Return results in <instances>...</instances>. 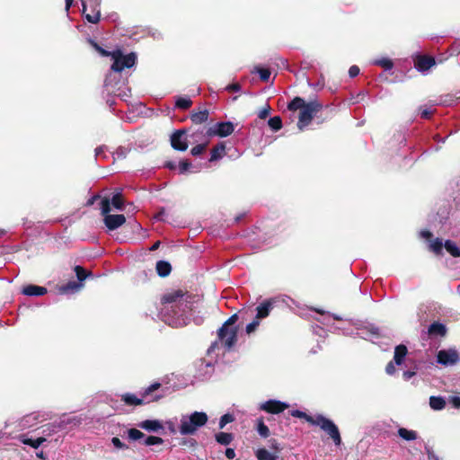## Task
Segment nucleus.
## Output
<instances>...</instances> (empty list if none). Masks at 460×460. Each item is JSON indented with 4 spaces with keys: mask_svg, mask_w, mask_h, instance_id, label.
I'll return each instance as SVG.
<instances>
[{
    "mask_svg": "<svg viewBox=\"0 0 460 460\" xmlns=\"http://www.w3.org/2000/svg\"><path fill=\"white\" fill-rule=\"evenodd\" d=\"M288 110L293 113L298 111V115H315L322 112L323 103L317 98L305 100L296 96L288 102Z\"/></svg>",
    "mask_w": 460,
    "mask_h": 460,
    "instance_id": "1",
    "label": "nucleus"
},
{
    "mask_svg": "<svg viewBox=\"0 0 460 460\" xmlns=\"http://www.w3.org/2000/svg\"><path fill=\"white\" fill-rule=\"evenodd\" d=\"M208 420V417L203 411L183 415L181 418L179 431L181 435H193L199 428L205 426Z\"/></svg>",
    "mask_w": 460,
    "mask_h": 460,
    "instance_id": "2",
    "label": "nucleus"
},
{
    "mask_svg": "<svg viewBox=\"0 0 460 460\" xmlns=\"http://www.w3.org/2000/svg\"><path fill=\"white\" fill-rule=\"evenodd\" d=\"M242 103L250 115H270L271 111L269 102L261 96L245 94Z\"/></svg>",
    "mask_w": 460,
    "mask_h": 460,
    "instance_id": "3",
    "label": "nucleus"
},
{
    "mask_svg": "<svg viewBox=\"0 0 460 460\" xmlns=\"http://www.w3.org/2000/svg\"><path fill=\"white\" fill-rule=\"evenodd\" d=\"M101 211L104 216V224L109 230H115L126 222V217L123 215L110 214L111 208L109 198H104L102 199Z\"/></svg>",
    "mask_w": 460,
    "mask_h": 460,
    "instance_id": "4",
    "label": "nucleus"
},
{
    "mask_svg": "<svg viewBox=\"0 0 460 460\" xmlns=\"http://www.w3.org/2000/svg\"><path fill=\"white\" fill-rule=\"evenodd\" d=\"M111 58L113 59L111 70L117 73L121 72L125 68H131L137 60L135 53L131 52L124 55L120 49L112 51Z\"/></svg>",
    "mask_w": 460,
    "mask_h": 460,
    "instance_id": "5",
    "label": "nucleus"
},
{
    "mask_svg": "<svg viewBox=\"0 0 460 460\" xmlns=\"http://www.w3.org/2000/svg\"><path fill=\"white\" fill-rule=\"evenodd\" d=\"M315 426H319L323 430H324L333 440L335 445L339 446L341 443V435L337 426L329 419L322 415L315 416Z\"/></svg>",
    "mask_w": 460,
    "mask_h": 460,
    "instance_id": "6",
    "label": "nucleus"
},
{
    "mask_svg": "<svg viewBox=\"0 0 460 460\" xmlns=\"http://www.w3.org/2000/svg\"><path fill=\"white\" fill-rule=\"evenodd\" d=\"M185 296L186 294L181 290H175L165 294L162 298V303L164 305V310L170 305H172V307L182 305L183 302H186Z\"/></svg>",
    "mask_w": 460,
    "mask_h": 460,
    "instance_id": "7",
    "label": "nucleus"
},
{
    "mask_svg": "<svg viewBox=\"0 0 460 460\" xmlns=\"http://www.w3.org/2000/svg\"><path fill=\"white\" fill-rule=\"evenodd\" d=\"M49 419L47 414H41L39 412H33L28 414L21 419L19 425L22 429H26L34 427L37 423L44 421Z\"/></svg>",
    "mask_w": 460,
    "mask_h": 460,
    "instance_id": "8",
    "label": "nucleus"
},
{
    "mask_svg": "<svg viewBox=\"0 0 460 460\" xmlns=\"http://www.w3.org/2000/svg\"><path fill=\"white\" fill-rule=\"evenodd\" d=\"M218 338L225 343V346L231 349L236 342L237 331L235 328L222 326L218 331Z\"/></svg>",
    "mask_w": 460,
    "mask_h": 460,
    "instance_id": "9",
    "label": "nucleus"
},
{
    "mask_svg": "<svg viewBox=\"0 0 460 460\" xmlns=\"http://www.w3.org/2000/svg\"><path fill=\"white\" fill-rule=\"evenodd\" d=\"M459 359V354L456 349H443L438 353V362L444 366L455 365Z\"/></svg>",
    "mask_w": 460,
    "mask_h": 460,
    "instance_id": "10",
    "label": "nucleus"
},
{
    "mask_svg": "<svg viewBox=\"0 0 460 460\" xmlns=\"http://www.w3.org/2000/svg\"><path fill=\"white\" fill-rule=\"evenodd\" d=\"M234 127L232 122H220L209 128V129L208 130V135L226 137L230 135L234 131Z\"/></svg>",
    "mask_w": 460,
    "mask_h": 460,
    "instance_id": "11",
    "label": "nucleus"
},
{
    "mask_svg": "<svg viewBox=\"0 0 460 460\" xmlns=\"http://www.w3.org/2000/svg\"><path fill=\"white\" fill-rule=\"evenodd\" d=\"M288 408V404L276 400H269L261 404L260 409L270 413L277 414Z\"/></svg>",
    "mask_w": 460,
    "mask_h": 460,
    "instance_id": "12",
    "label": "nucleus"
},
{
    "mask_svg": "<svg viewBox=\"0 0 460 460\" xmlns=\"http://www.w3.org/2000/svg\"><path fill=\"white\" fill-rule=\"evenodd\" d=\"M435 58L428 55H419L414 60V66L418 71L424 72L435 66Z\"/></svg>",
    "mask_w": 460,
    "mask_h": 460,
    "instance_id": "13",
    "label": "nucleus"
},
{
    "mask_svg": "<svg viewBox=\"0 0 460 460\" xmlns=\"http://www.w3.org/2000/svg\"><path fill=\"white\" fill-rule=\"evenodd\" d=\"M172 146L174 149L185 151L188 147L184 131H177L171 137Z\"/></svg>",
    "mask_w": 460,
    "mask_h": 460,
    "instance_id": "14",
    "label": "nucleus"
},
{
    "mask_svg": "<svg viewBox=\"0 0 460 460\" xmlns=\"http://www.w3.org/2000/svg\"><path fill=\"white\" fill-rule=\"evenodd\" d=\"M47 293V288L36 285H28L23 288L22 294L29 296H43Z\"/></svg>",
    "mask_w": 460,
    "mask_h": 460,
    "instance_id": "15",
    "label": "nucleus"
},
{
    "mask_svg": "<svg viewBox=\"0 0 460 460\" xmlns=\"http://www.w3.org/2000/svg\"><path fill=\"white\" fill-rule=\"evenodd\" d=\"M272 306H273V302L270 300H267V301H264L263 303H261L256 308V311H257L256 318L258 320H260V319H263V318L267 317L269 315L270 310L272 309Z\"/></svg>",
    "mask_w": 460,
    "mask_h": 460,
    "instance_id": "16",
    "label": "nucleus"
},
{
    "mask_svg": "<svg viewBox=\"0 0 460 460\" xmlns=\"http://www.w3.org/2000/svg\"><path fill=\"white\" fill-rule=\"evenodd\" d=\"M138 426L147 431H158L163 429L162 423L157 420H146L138 424Z\"/></svg>",
    "mask_w": 460,
    "mask_h": 460,
    "instance_id": "17",
    "label": "nucleus"
},
{
    "mask_svg": "<svg viewBox=\"0 0 460 460\" xmlns=\"http://www.w3.org/2000/svg\"><path fill=\"white\" fill-rule=\"evenodd\" d=\"M192 105V101L190 97L187 96H177L175 97L174 109H179L181 111H186L190 109Z\"/></svg>",
    "mask_w": 460,
    "mask_h": 460,
    "instance_id": "18",
    "label": "nucleus"
},
{
    "mask_svg": "<svg viewBox=\"0 0 460 460\" xmlns=\"http://www.w3.org/2000/svg\"><path fill=\"white\" fill-rule=\"evenodd\" d=\"M110 199L111 210L116 209V210L121 211L124 209V200H123V198H122V195L120 192L114 194L111 197V199Z\"/></svg>",
    "mask_w": 460,
    "mask_h": 460,
    "instance_id": "19",
    "label": "nucleus"
},
{
    "mask_svg": "<svg viewBox=\"0 0 460 460\" xmlns=\"http://www.w3.org/2000/svg\"><path fill=\"white\" fill-rule=\"evenodd\" d=\"M407 348L404 345H398L394 349V360L396 365H401L407 354Z\"/></svg>",
    "mask_w": 460,
    "mask_h": 460,
    "instance_id": "20",
    "label": "nucleus"
},
{
    "mask_svg": "<svg viewBox=\"0 0 460 460\" xmlns=\"http://www.w3.org/2000/svg\"><path fill=\"white\" fill-rule=\"evenodd\" d=\"M19 439L22 444L29 445L33 448H38L43 442L46 441V438L43 437L38 438L37 439H31V438H27L23 435L20 436Z\"/></svg>",
    "mask_w": 460,
    "mask_h": 460,
    "instance_id": "21",
    "label": "nucleus"
},
{
    "mask_svg": "<svg viewBox=\"0 0 460 460\" xmlns=\"http://www.w3.org/2000/svg\"><path fill=\"white\" fill-rule=\"evenodd\" d=\"M156 270L159 276L166 277L170 274L172 267L169 262L164 261H159L156 263Z\"/></svg>",
    "mask_w": 460,
    "mask_h": 460,
    "instance_id": "22",
    "label": "nucleus"
},
{
    "mask_svg": "<svg viewBox=\"0 0 460 460\" xmlns=\"http://www.w3.org/2000/svg\"><path fill=\"white\" fill-rule=\"evenodd\" d=\"M215 438L218 444L227 446L233 441L234 437L231 433L219 432L215 435Z\"/></svg>",
    "mask_w": 460,
    "mask_h": 460,
    "instance_id": "23",
    "label": "nucleus"
},
{
    "mask_svg": "<svg viewBox=\"0 0 460 460\" xmlns=\"http://www.w3.org/2000/svg\"><path fill=\"white\" fill-rule=\"evenodd\" d=\"M256 457L259 460H278L279 456L275 454H271L265 448H260L256 451Z\"/></svg>",
    "mask_w": 460,
    "mask_h": 460,
    "instance_id": "24",
    "label": "nucleus"
},
{
    "mask_svg": "<svg viewBox=\"0 0 460 460\" xmlns=\"http://www.w3.org/2000/svg\"><path fill=\"white\" fill-rule=\"evenodd\" d=\"M399 436L407 441L414 440L417 438V433L414 430H409L404 428H400L398 429Z\"/></svg>",
    "mask_w": 460,
    "mask_h": 460,
    "instance_id": "25",
    "label": "nucleus"
},
{
    "mask_svg": "<svg viewBox=\"0 0 460 460\" xmlns=\"http://www.w3.org/2000/svg\"><path fill=\"white\" fill-rule=\"evenodd\" d=\"M429 405L433 410L438 411L445 407L446 402L442 397L431 396L429 398Z\"/></svg>",
    "mask_w": 460,
    "mask_h": 460,
    "instance_id": "26",
    "label": "nucleus"
},
{
    "mask_svg": "<svg viewBox=\"0 0 460 460\" xmlns=\"http://www.w3.org/2000/svg\"><path fill=\"white\" fill-rule=\"evenodd\" d=\"M226 146L223 144L215 146L211 152L210 161H215L221 158L225 155Z\"/></svg>",
    "mask_w": 460,
    "mask_h": 460,
    "instance_id": "27",
    "label": "nucleus"
},
{
    "mask_svg": "<svg viewBox=\"0 0 460 460\" xmlns=\"http://www.w3.org/2000/svg\"><path fill=\"white\" fill-rule=\"evenodd\" d=\"M445 248L452 256H460V249L456 246V244L454 242L450 240L446 241Z\"/></svg>",
    "mask_w": 460,
    "mask_h": 460,
    "instance_id": "28",
    "label": "nucleus"
},
{
    "mask_svg": "<svg viewBox=\"0 0 460 460\" xmlns=\"http://www.w3.org/2000/svg\"><path fill=\"white\" fill-rule=\"evenodd\" d=\"M429 332L430 334L444 335L446 333V328L441 323H434L429 326Z\"/></svg>",
    "mask_w": 460,
    "mask_h": 460,
    "instance_id": "29",
    "label": "nucleus"
},
{
    "mask_svg": "<svg viewBox=\"0 0 460 460\" xmlns=\"http://www.w3.org/2000/svg\"><path fill=\"white\" fill-rule=\"evenodd\" d=\"M442 248H443V243L439 238L435 239L429 244V249L436 254H440L442 252Z\"/></svg>",
    "mask_w": 460,
    "mask_h": 460,
    "instance_id": "30",
    "label": "nucleus"
},
{
    "mask_svg": "<svg viewBox=\"0 0 460 460\" xmlns=\"http://www.w3.org/2000/svg\"><path fill=\"white\" fill-rule=\"evenodd\" d=\"M122 398L123 401L129 405H139L143 402L142 399L137 398L134 394H125Z\"/></svg>",
    "mask_w": 460,
    "mask_h": 460,
    "instance_id": "31",
    "label": "nucleus"
},
{
    "mask_svg": "<svg viewBox=\"0 0 460 460\" xmlns=\"http://www.w3.org/2000/svg\"><path fill=\"white\" fill-rule=\"evenodd\" d=\"M257 431L263 438L270 436L269 428L264 424L262 420H258Z\"/></svg>",
    "mask_w": 460,
    "mask_h": 460,
    "instance_id": "32",
    "label": "nucleus"
},
{
    "mask_svg": "<svg viewBox=\"0 0 460 460\" xmlns=\"http://www.w3.org/2000/svg\"><path fill=\"white\" fill-rule=\"evenodd\" d=\"M268 124L275 131L279 130L282 127L280 117H270L268 120Z\"/></svg>",
    "mask_w": 460,
    "mask_h": 460,
    "instance_id": "33",
    "label": "nucleus"
},
{
    "mask_svg": "<svg viewBox=\"0 0 460 460\" xmlns=\"http://www.w3.org/2000/svg\"><path fill=\"white\" fill-rule=\"evenodd\" d=\"M214 113V111H210L209 109H208L206 106H200L197 109H194L190 115H193V116H207V115H209V113Z\"/></svg>",
    "mask_w": 460,
    "mask_h": 460,
    "instance_id": "34",
    "label": "nucleus"
},
{
    "mask_svg": "<svg viewBox=\"0 0 460 460\" xmlns=\"http://www.w3.org/2000/svg\"><path fill=\"white\" fill-rule=\"evenodd\" d=\"M291 414H292V416H294V417H298V418H303V419H305L307 422L311 423L312 425H314V424L315 417L309 416V415H307L306 413H305V412H303V411H293Z\"/></svg>",
    "mask_w": 460,
    "mask_h": 460,
    "instance_id": "35",
    "label": "nucleus"
},
{
    "mask_svg": "<svg viewBox=\"0 0 460 460\" xmlns=\"http://www.w3.org/2000/svg\"><path fill=\"white\" fill-rule=\"evenodd\" d=\"M256 72L259 74L260 78L263 82H268L270 76V71L269 68L255 67Z\"/></svg>",
    "mask_w": 460,
    "mask_h": 460,
    "instance_id": "36",
    "label": "nucleus"
},
{
    "mask_svg": "<svg viewBox=\"0 0 460 460\" xmlns=\"http://www.w3.org/2000/svg\"><path fill=\"white\" fill-rule=\"evenodd\" d=\"M128 438L131 440H138L144 438V433L137 429H130L128 431Z\"/></svg>",
    "mask_w": 460,
    "mask_h": 460,
    "instance_id": "37",
    "label": "nucleus"
},
{
    "mask_svg": "<svg viewBox=\"0 0 460 460\" xmlns=\"http://www.w3.org/2000/svg\"><path fill=\"white\" fill-rule=\"evenodd\" d=\"M314 117H299V120L297 122V127L299 130H303L305 127L312 123V119Z\"/></svg>",
    "mask_w": 460,
    "mask_h": 460,
    "instance_id": "38",
    "label": "nucleus"
},
{
    "mask_svg": "<svg viewBox=\"0 0 460 460\" xmlns=\"http://www.w3.org/2000/svg\"><path fill=\"white\" fill-rule=\"evenodd\" d=\"M376 65L382 66L383 68H385V70H390L393 68L394 66V63L391 59L389 58H382V59H379L376 62Z\"/></svg>",
    "mask_w": 460,
    "mask_h": 460,
    "instance_id": "39",
    "label": "nucleus"
},
{
    "mask_svg": "<svg viewBox=\"0 0 460 460\" xmlns=\"http://www.w3.org/2000/svg\"><path fill=\"white\" fill-rule=\"evenodd\" d=\"M83 287L82 283H76V282H69L66 286H65L62 290L63 292H69V291H77Z\"/></svg>",
    "mask_w": 460,
    "mask_h": 460,
    "instance_id": "40",
    "label": "nucleus"
},
{
    "mask_svg": "<svg viewBox=\"0 0 460 460\" xmlns=\"http://www.w3.org/2000/svg\"><path fill=\"white\" fill-rule=\"evenodd\" d=\"M234 418L232 414H225L220 418L219 420V429H223L226 424L233 422Z\"/></svg>",
    "mask_w": 460,
    "mask_h": 460,
    "instance_id": "41",
    "label": "nucleus"
},
{
    "mask_svg": "<svg viewBox=\"0 0 460 460\" xmlns=\"http://www.w3.org/2000/svg\"><path fill=\"white\" fill-rule=\"evenodd\" d=\"M84 18L85 20L88 22H91V23H97L99 21H100V18H101V13L100 11H97L95 13L93 14H90V13H84Z\"/></svg>",
    "mask_w": 460,
    "mask_h": 460,
    "instance_id": "42",
    "label": "nucleus"
},
{
    "mask_svg": "<svg viewBox=\"0 0 460 460\" xmlns=\"http://www.w3.org/2000/svg\"><path fill=\"white\" fill-rule=\"evenodd\" d=\"M164 440L159 437L155 436H149L145 440V445L146 446H152V445H161L163 444Z\"/></svg>",
    "mask_w": 460,
    "mask_h": 460,
    "instance_id": "43",
    "label": "nucleus"
},
{
    "mask_svg": "<svg viewBox=\"0 0 460 460\" xmlns=\"http://www.w3.org/2000/svg\"><path fill=\"white\" fill-rule=\"evenodd\" d=\"M92 46L102 56V57H111L112 54V51H108L102 49L101 46H99L95 41L90 40Z\"/></svg>",
    "mask_w": 460,
    "mask_h": 460,
    "instance_id": "44",
    "label": "nucleus"
},
{
    "mask_svg": "<svg viewBox=\"0 0 460 460\" xmlns=\"http://www.w3.org/2000/svg\"><path fill=\"white\" fill-rule=\"evenodd\" d=\"M75 271L77 279L80 281H83V280H84L86 279L87 274H86L84 269L82 268L81 266H76L75 268Z\"/></svg>",
    "mask_w": 460,
    "mask_h": 460,
    "instance_id": "45",
    "label": "nucleus"
},
{
    "mask_svg": "<svg viewBox=\"0 0 460 460\" xmlns=\"http://www.w3.org/2000/svg\"><path fill=\"white\" fill-rule=\"evenodd\" d=\"M206 147H207V144L197 145L191 148V151H190L191 155H199L206 149Z\"/></svg>",
    "mask_w": 460,
    "mask_h": 460,
    "instance_id": "46",
    "label": "nucleus"
},
{
    "mask_svg": "<svg viewBox=\"0 0 460 460\" xmlns=\"http://www.w3.org/2000/svg\"><path fill=\"white\" fill-rule=\"evenodd\" d=\"M260 324V320H258L257 318H255V320H253L252 323H250L247 326H246V332L247 333H252V332H254L256 330V328L259 326Z\"/></svg>",
    "mask_w": 460,
    "mask_h": 460,
    "instance_id": "47",
    "label": "nucleus"
},
{
    "mask_svg": "<svg viewBox=\"0 0 460 460\" xmlns=\"http://www.w3.org/2000/svg\"><path fill=\"white\" fill-rule=\"evenodd\" d=\"M160 386H161V385L159 383H155V384L151 385L150 386H148L146 389V391L143 394V397L146 398L152 392L157 390Z\"/></svg>",
    "mask_w": 460,
    "mask_h": 460,
    "instance_id": "48",
    "label": "nucleus"
},
{
    "mask_svg": "<svg viewBox=\"0 0 460 460\" xmlns=\"http://www.w3.org/2000/svg\"><path fill=\"white\" fill-rule=\"evenodd\" d=\"M242 86L239 83L231 84L226 86V90L233 93V92H239L241 91Z\"/></svg>",
    "mask_w": 460,
    "mask_h": 460,
    "instance_id": "49",
    "label": "nucleus"
},
{
    "mask_svg": "<svg viewBox=\"0 0 460 460\" xmlns=\"http://www.w3.org/2000/svg\"><path fill=\"white\" fill-rule=\"evenodd\" d=\"M111 443L113 444V446L115 447H117L119 449L127 448V446L124 443H122L119 438H116V437L112 438Z\"/></svg>",
    "mask_w": 460,
    "mask_h": 460,
    "instance_id": "50",
    "label": "nucleus"
},
{
    "mask_svg": "<svg viewBox=\"0 0 460 460\" xmlns=\"http://www.w3.org/2000/svg\"><path fill=\"white\" fill-rule=\"evenodd\" d=\"M68 424H73L75 426L79 425L80 424V420L77 419V418L67 419L66 420H62L60 422V424L58 425V427H61L63 425H68Z\"/></svg>",
    "mask_w": 460,
    "mask_h": 460,
    "instance_id": "51",
    "label": "nucleus"
},
{
    "mask_svg": "<svg viewBox=\"0 0 460 460\" xmlns=\"http://www.w3.org/2000/svg\"><path fill=\"white\" fill-rule=\"evenodd\" d=\"M359 72H360L359 67L356 65H353L349 69V75L351 78H353V77H356L357 75H358Z\"/></svg>",
    "mask_w": 460,
    "mask_h": 460,
    "instance_id": "52",
    "label": "nucleus"
},
{
    "mask_svg": "<svg viewBox=\"0 0 460 460\" xmlns=\"http://www.w3.org/2000/svg\"><path fill=\"white\" fill-rule=\"evenodd\" d=\"M237 320H238V315L236 314H234L231 317L228 318V320L223 324V326L230 328L229 326L234 324Z\"/></svg>",
    "mask_w": 460,
    "mask_h": 460,
    "instance_id": "53",
    "label": "nucleus"
},
{
    "mask_svg": "<svg viewBox=\"0 0 460 460\" xmlns=\"http://www.w3.org/2000/svg\"><path fill=\"white\" fill-rule=\"evenodd\" d=\"M190 163H189L188 161H182L180 163V171L181 172H185L190 167Z\"/></svg>",
    "mask_w": 460,
    "mask_h": 460,
    "instance_id": "54",
    "label": "nucleus"
},
{
    "mask_svg": "<svg viewBox=\"0 0 460 460\" xmlns=\"http://www.w3.org/2000/svg\"><path fill=\"white\" fill-rule=\"evenodd\" d=\"M385 371L388 375H393L395 372V367L393 362L387 364Z\"/></svg>",
    "mask_w": 460,
    "mask_h": 460,
    "instance_id": "55",
    "label": "nucleus"
},
{
    "mask_svg": "<svg viewBox=\"0 0 460 460\" xmlns=\"http://www.w3.org/2000/svg\"><path fill=\"white\" fill-rule=\"evenodd\" d=\"M226 456L228 458V459H233L234 458L235 456V452L233 448H227L226 450Z\"/></svg>",
    "mask_w": 460,
    "mask_h": 460,
    "instance_id": "56",
    "label": "nucleus"
},
{
    "mask_svg": "<svg viewBox=\"0 0 460 460\" xmlns=\"http://www.w3.org/2000/svg\"><path fill=\"white\" fill-rule=\"evenodd\" d=\"M451 402L456 408H460V397L455 396L452 397Z\"/></svg>",
    "mask_w": 460,
    "mask_h": 460,
    "instance_id": "57",
    "label": "nucleus"
},
{
    "mask_svg": "<svg viewBox=\"0 0 460 460\" xmlns=\"http://www.w3.org/2000/svg\"><path fill=\"white\" fill-rule=\"evenodd\" d=\"M414 376H415V372L414 371H405V372H403V378L405 380H409L410 378H411Z\"/></svg>",
    "mask_w": 460,
    "mask_h": 460,
    "instance_id": "58",
    "label": "nucleus"
},
{
    "mask_svg": "<svg viewBox=\"0 0 460 460\" xmlns=\"http://www.w3.org/2000/svg\"><path fill=\"white\" fill-rule=\"evenodd\" d=\"M103 152V147L102 146H100V147H97L95 149V156L98 157L100 156Z\"/></svg>",
    "mask_w": 460,
    "mask_h": 460,
    "instance_id": "59",
    "label": "nucleus"
},
{
    "mask_svg": "<svg viewBox=\"0 0 460 460\" xmlns=\"http://www.w3.org/2000/svg\"><path fill=\"white\" fill-rule=\"evenodd\" d=\"M74 0H66V9L69 10V8L72 6Z\"/></svg>",
    "mask_w": 460,
    "mask_h": 460,
    "instance_id": "60",
    "label": "nucleus"
},
{
    "mask_svg": "<svg viewBox=\"0 0 460 460\" xmlns=\"http://www.w3.org/2000/svg\"><path fill=\"white\" fill-rule=\"evenodd\" d=\"M159 245H160V242H156V243H155L152 245V247L150 248V250H151V251H155L156 249H158Z\"/></svg>",
    "mask_w": 460,
    "mask_h": 460,
    "instance_id": "61",
    "label": "nucleus"
},
{
    "mask_svg": "<svg viewBox=\"0 0 460 460\" xmlns=\"http://www.w3.org/2000/svg\"><path fill=\"white\" fill-rule=\"evenodd\" d=\"M421 235L425 238H429L431 236V234L428 231H424L421 233Z\"/></svg>",
    "mask_w": 460,
    "mask_h": 460,
    "instance_id": "62",
    "label": "nucleus"
},
{
    "mask_svg": "<svg viewBox=\"0 0 460 460\" xmlns=\"http://www.w3.org/2000/svg\"><path fill=\"white\" fill-rule=\"evenodd\" d=\"M420 115H422V116H425V115H431V111H428L427 109L421 111L420 114Z\"/></svg>",
    "mask_w": 460,
    "mask_h": 460,
    "instance_id": "63",
    "label": "nucleus"
},
{
    "mask_svg": "<svg viewBox=\"0 0 460 460\" xmlns=\"http://www.w3.org/2000/svg\"><path fill=\"white\" fill-rule=\"evenodd\" d=\"M194 121L195 122H202L204 119V117H199V116H197V117H194Z\"/></svg>",
    "mask_w": 460,
    "mask_h": 460,
    "instance_id": "64",
    "label": "nucleus"
}]
</instances>
